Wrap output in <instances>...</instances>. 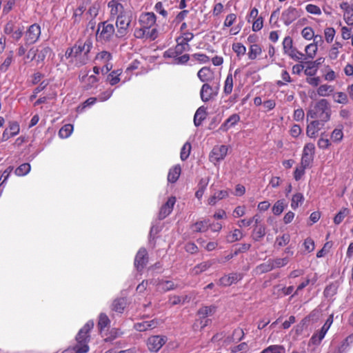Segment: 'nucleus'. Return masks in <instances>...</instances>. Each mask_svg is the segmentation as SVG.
<instances>
[{"instance_id":"31","label":"nucleus","mask_w":353,"mask_h":353,"mask_svg":"<svg viewBox=\"0 0 353 353\" xmlns=\"http://www.w3.org/2000/svg\"><path fill=\"white\" fill-rule=\"evenodd\" d=\"M212 264H213V263L210 261L202 262V263L198 264L197 265H196L192 269V273L194 274H199L202 273L203 272H205V270H207L208 268H210Z\"/></svg>"},{"instance_id":"18","label":"nucleus","mask_w":353,"mask_h":353,"mask_svg":"<svg viewBox=\"0 0 353 353\" xmlns=\"http://www.w3.org/2000/svg\"><path fill=\"white\" fill-rule=\"evenodd\" d=\"M148 261L147 251L145 248H141L134 259V266L137 270H142Z\"/></svg>"},{"instance_id":"5","label":"nucleus","mask_w":353,"mask_h":353,"mask_svg":"<svg viewBox=\"0 0 353 353\" xmlns=\"http://www.w3.org/2000/svg\"><path fill=\"white\" fill-rule=\"evenodd\" d=\"M116 37L114 26L108 21L99 23L97 32V39L101 43L111 41Z\"/></svg>"},{"instance_id":"64","label":"nucleus","mask_w":353,"mask_h":353,"mask_svg":"<svg viewBox=\"0 0 353 353\" xmlns=\"http://www.w3.org/2000/svg\"><path fill=\"white\" fill-rule=\"evenodd\" d=\"M343 19L347 25H353V8L349 9L347 12H344Z\"/></svg>"},{"instance_id":"2","label":"nucleus","mask_w":353,"mask_h":353,"mask_svg":"<svg viewBox=\"0 0 353 353\" xmlns=\"http://www.w3.org/2000/svg\"><path fill=\"white\" fill-rule=\"evenodd\" d=\"M156 15L153 12L141 13L139 17V27L135 28L134 36L137 39L154 40L158 36Z\"/></svg>"},{"instance_id":"27","label":"nucleus","mask_w":353,"mask_h":353,"mask_svg":"<svg viewBox=\"0 0 353 353\" xmlns=\"http://www.w3.org/2000/svg\"><path fill=\"white\" fill-rule=\"evenodd\" d=\"M123 334V332L118 328L111 329L108 333L103 334L102 336L104 337L105 342H112L118 337H120Z\"/></svg>"},{"instance_id":"49","label":"nucleus","mask_w":353,"mask_h":353,"mask_svg":"<svg viewBox=\"0 0 353 353\" xmlns=\"http://www.w3.org/2000/svg\"><path fill=\"white\" fill-rule=\"evenodd\" d=\"M209 228V223L207 221H199L192 225V230L194 232H205Z\"/></svg>"},{"instance_id":"47","label":"nucleus","mask_w":353,"mask_h":353,"mask_svg":"<svg viewBox=\"0 0 353 353\" xmlns=\"http://www.w3.org/2000/svg\"><path fill=\"white\" fill-rule=\"evenodd\" d=\"M232 48L238 57L243 56L246 52V48L242 43L239 42L234 43Z\"/></svg>"},{"instance_id":"58","label":"nucleus","mask_w":353,"mask_h":353,"mask_svg":"<svg viewBox=\"0 0 353 353\" xmlns=\"http://www.w3.org/2000/svg\"><path fill=\"white\" fill-rule=\"evenodd\" d=\"M13 59L12 52H10L9 55L7 57V58L4 60V61L0 65V70L2 72H5L8 70V68L10 67Z\"/></svg>"},{"instance_id":"15","label":"nucleus","mask_w":353,"mask_h":353,"mask_svg":"<svg viewBox=\"0 0 353 353\" xmlns=\"http://www.w3.org/2000/svg\"><path fill=\"white\" fill-rule=\"evenodd\" d=\"M89 71L83 70L81 72L80 80L84 84L87 89L94 87L98 82V78L94 74L89 75Z\"/></svg>"},{"instance_id":"38","label":"nucleus","mask_w":353,"mask_h":353,"mask_svg":"<svg viewBox=\"0 0 353 353\" xmlns=\"http://www.w3.org/2000/svg\"><path fill=\"white\" fill-rule=\"evenodd\" d=\"M30 165L28 163H25L20 165L18 168H17L14 172L16 175L19 176H22L28 174L30 172Z\"/></svg>"},{"instance_id":"40","label":"nucleus","mask_w":353,"mask_h":353,"mask_svg":"<svg viewBox=\"0 0 353 353\" xmlns=\"http://www.w3.org/2000/svg\"><path fill=\"white\" fill-rule=\"evenodd\" d=\"M215 311V307L212 306H203L198 311V315L200 318L205 319L208 316H211Z\"/></svg>"},{"instance_id":"21","label":"nucleus","mask_w":353,"mask_h":353,"mask_svg":"<svg viewBox=\"0 0 353 353\" xmlns=\"http://www.w3.org/2000/svg\"><path fill=\"white\" fill-rule=\"evenodd\" d=\"M158 321L157 320L144 321L140 323H137L134 325V327L137 331L145 332L146 330L154 328L157 326Z\"/></svg>"},{"instance_id":"41","label":"nucleus","mask_w":353,"mask_h":353,"mask_svg":"<svg viewBox=\"0 0 353 353\" xmlns=\"http://www.w3.org/2000/svg\"><path fill=\"white\" fill-rule=\"evenodd\" d=\"M261 353H285V348L283 345H273L264 349Z\"/></svg>"},{"instance_id":"11","label":"nucleus","mask_w":353,"mask_h":353,"mask_svg":"<svg viewBox=\"0 0 353 353\" xmlns=\"http://www.w3.org/2000/svg\"><path fill=\"white\" fill-rule=\"evenodd\" d=\"M299 16L300 14L299 10L296 8L290 6L282 12L281 20L285 26H289L299 17Z\"/></svg>"},{"instance_id":"57","label":"nucleus","mask_w":353,"mask_h":353,"mask_svg":"<svg viewBox=\"0 0 353 353\" xmlns=\"http://www.w3.org/2000/svg\"><path fill=\"white\" fill-rule=\"evenodd\" d=\"M96 59L105 63L112 59V55L109 52L102 51L97 54Z\"/></svg>"},{"instance_id":"46","label":"nucleus","mask_w":353,"mask_h":353,"mask_svg":"<svg viewBox=\"0 0 353 353\" xmlns=\"http://www.w3.org/2000/svg\"><path fill=\"white\" fill-rule=\"evenodd\" d=\"M316 43L315 41V43H310L305 47V51L308 58L313 59L315 57L318 49Z\"/></svg>"},{"instance_id":"62","label":"nucleus","mask_w":353,"mask_h":353,"mask_svg":"<svg viewBox=\"0 0 353 353\" xmlns=\"http://www.w3.org/2000/svg\"><path fill=\"white\" fill-rule=\"evenodd\" d=\"M265 234V228L263 225L256 227L254 230V239L255 241H259Z\"/></svg>"},{"instance_id":"26","label":"nucleus","mask_w":353,"mask_h":353,"mask_svg":"<svg viewBox=\"0 0 353 353\" xmlns=\"http://www.w3.org/2000/svg\"><path fill=\"white\" fill-rule=\"evenodd\" d=\"M240 121V117L237 114H232L221 125V130L226 131L230 127L234 126Z\"/></svg>"},{"instance_id":"33","label":"nucleus","mask_w":353,"mask_h":353,"mask_svg":"<svg viewBox=\"0 0 353 353\" xmlns=\"http://www.w3.org/2000/svg\"><path fill=\"white\" fill-rule=\"evenodd\" d=\"M209 183V179H201L199 185H198V190L195 193V196L197 199H200L202 198L205 190L208 185Z\"/></svg>"},{"instance_id":"52","label":"nucleus","mask_w":353,"mask_h":353,"mask_svg":"<svg viewBox=\"0 0 353 353\" xmlns=\"http://www.w3.org/2000/svg\"><path fill=\"white\" fill-rule=\"evenodd\" d=\"M121 72L119 70L112 71L108 77V80L112 85H114L119 82V76Z\"/></svg>"},{"instance_id":"51","label":"nucleus","mask_w":353,"mask_h":353,"mask_svg":"<svg viewBox=\"0 0 353 353\" xmlns=\"http://www.w3.org/2000/svg\"><path fill=\"white\" fill-rule=\"evenodd\" d=\"M286 54L288 55L291 59H294V61H299L305 59V55L294 48H293Z\"/></svg>"},{"instance_id":"25","label":"nucleus","mask_w":353,"mask_h":353,"mask_svg":"<svg viewBox=\"0 0 353 353\" xmlns=\"http://www.w3.org/2000/svg\"><path fill=\"white\" fill-rule=\"evenodd\" d=\"M110 320L105 313H101L99 316L97 326L99 332L103 334L105 329L110 326Z\"/></svg>"},{"instance_id":"55","label":"nucleus","mask_w":353,"mask_h":353,"mask_svg":"<svg viewBox=\"0 0 353 353\" xmlns=\"http://www.w3.org/2000/svg\"><path fill=\"white\" fill-rule=\"evenodd\" d=\"M343 137V132L342 131V129L336 128L332 132L330 139L333 142L338 143L342 140Z\"/></svg>"},{"instance_id":"7","label":"nucleus","mask_w":353,"mask_h":353,"mask_svg":"<svg viewBox=\"0 0 353 353\" xmlns=\"http://www.w3.org/2000/svg\"><path fill=\"white\" fill-rule=\"evenodd\" d=\"M41 35V27L37 23H34L28 27L24 32V41L26 45L36 43Z\"/></svg>"},{"instance_id":"29","label":"nucleus","mask_w":353,"mask_h":353,"mask_svg":"<svg viewBox=\"0 0 353 353\" xmlns=\"http://www.w3.org/2000/svg\"><path fill=\"white\" fill-rule=\"evenodd\" d=\"M181 174V167L179 165H176L170 169L168 174V181L170 183H175Z\"/></svg>"},{"instance_id":"16","label":"nucleus","mask_w":353,"mask_h":353,"mask_svg":"<svg viewBox=\"0 0 353 353\" xmlns=\"http://www.w3.org/2000/svg\"><path fill=\"white\" fill-rule=\"evenodd\" d=\"M20 127L17 122L12 121L9 123L8 128H7L3 134L2 141H5L10 139L12 137L17 135L19 133Z\"/></svg>"},{"instance_id":"48","label":"nucleus","mask_w":353,"mask_h":353,"mask_svg":"<svg viewBox=\"0 0 353 353\" xmlns=\"http://www.w3.org/2000/svg\"><path fill=\"white\" fill-rule=\"evenodd\" d=\"M285 206L286 205L285 204L284 200H279L274 204L272 207V212L275 215H279L283 212Z\"/></svg>"},{"instance_id":"20","label":"nucleus","mask_w":353,"mask_h":353,"mask_svg":"<svg viewBox=\"0 0 353 353\" xmlns=\"http://www.w3.org/2000/svg\"><path fill=\"white\" fill-rule=\"evenodd\" d=\"M324 122L319 120H315L310 122L307 127L306 134L308 137L314 138L316 136L318 132L323 125Z\"/></svg>"},{"instance_id":"30","label":"nucleus","mask_w":353,"mask_h":353,"mask_svg":"<svg viewBox=\"0 0 353 353\" xmlns=\"http://www.w3.org/2000/svg\"><path fill=\"white\" fill-rule=\"evenodd\" d=\"M302 37L307 39V40H311L313 37H314V41L318 43L317 39H319V41H321V37L316 35L314 36V30L310 27H305L302 30L301 32Z\"/></svg>"},{"instance_id":"12","label":"nucleus","mask_w":353,"mask_h":353,"mask_svg":"<svg viewBox=\"0 0 353 353\" xmlns=\"http://www.w3.org/2000/svg\"><path fill=\"white\" fill-rule=\"evenodd\" d=\"M150 283L156 285L157 290L162 292L174 290L177 287V285H175L172 281L153 279L151 280Z\"/></svg>"},{"instance_id":"37","label":"nucleus","mask_w":353,"mask_h":353,"mask_svg":"<svg viewBox=\"0 0 353 353\" xmlns=\"http://www.w3.org/2000/svg\"><path fill=\"white\" fill-rule=\"evenodd\" d=\"M327 332V331L326 330L321 327V329L319 332L313 334L310 339L311 342L314 345L319 344L321 341L323 340V339L325 337Z\"/></svg>"},{"instance_id":"45","label":"nucleus","mask_w":353,"mask_h":353,"mask_svg":"<svg viewBox=\"0 0 353 353\" xmlns=\"http://www.w3.org/2000/svg\"><path fill=\"white\" fill-rule=\"evenodd\" d=\"M342 44L339 42H335L329 51V57L334 60L336 59L339 54V49L342 48Z\"/></svg>"},{"instance_id":"24","label":"nucleus","mask_w":353,"mask_h":353,"mask_svg":"<svg viewBox=\"0 0 353 353\" xmlns=\"http://www.w3.org/2000/svg\"><path fill=\"white\" fill-rule=\"evenodd\" d=\"M213 72L208 67H203L201 69L199 70L197 73L198 78L202 82H207L211 81L213 79Z\"/></svg>"},{"instance_id":"36","label":"nucleus","mask_w":353,"mask_h":353,"mask_svg":"<svg viewBox=\"0 0 353 353\" xmlns=\"http://www.w3.org/2000/svg\"><path fill=\"white\" fill-rule=\"evenodd\" d=\"M126 305V301L124 299H115L112 303V310L121 313Z\"/></svg>"},{"instance_id":"1","label":"nucleus","mask_w":353,"mask_h":353,"mask_svg":"<svg viewBox=\"0 0 353 353\" xmlns=\"http://www.w3.org/2000/svg\"><path fill=\"white\" fill-rule=\"evenodd\" d=\"M92 48V42L90 39L85 41H79L72 48H68L65 53V57L70 59L77 67H81L88 63L89 54Z\"/></svg>"},{"instance_id":"10","label":"nucleus","mask_w":353,"mask_h":353,"mask_svg":"<svg viewBox=\"0 0 353 353\" xmlns=\"http://www.w3.org/2000/svg\"><path fill=\"white\" fill-rule=\"evenodd\" d=\"M228 148L226 145H215L210 154V161L216 163L223 160L227 155Z\"/></svg>"},{"instance_id":"22","label":"nucleus","mask_w":353,"mask_h":353,"mask_svg":"<svg viewBox=\"0 0 353 353\" xmlns=\"http://www.w3.org/2000/svg\"><path fill=\"white\" fill-rule=\"evenodd\" d=\"M228 196L229 192L226 190L216 191L208 199V203L214 205L219 201L227 198Z\"/></svg>"},{"instance_id":"17","label":"nucleus","mask_w":353,"mask_h":353,"mask_svg":"<svg viewBox=\"0 0 353 353\" xmlns=\"http://www.w3.org/2000/svg\"><path fill=\"white\" fill-rule=\"evenodd\" d=\"M176 203V198L170 196L167 202L163 205L159 213V219H163L168 216L172 211L173 207Z\"/></svg>"},{"instance_id":"43","label":"nucleus","mask_w":353,"mask_h":353,"mask_svg":"<svg viewBox=\"0 0 353 353\" xmlns=\"http://www.w3.org/2000/svg\"><path fill=\"white\" fill-rule=\"evenodd\" d=\"M243 237L242 232L239 229H235L227 236V241L230 243H233L240 240Z\"/></svg>"},{"instance_id":"9","label":"nucleus","mask_w":353,"mask_h":353,"mask_svg":"<svg viewBox=\"0 0 353 353\" xmlns=\"http://www.w3.org/2000/svg\"><path fill=\"white\" fill-rule=\"evenodd\" d=\"M4 32L16 41H19L23 34V28L16 26L12 21L8 22L4 27Z\"/></svg>"},{"instance_id":"34","label":"nucleus","mask_w":353,"mask_h":353,"mask_svg":"<svg viewBox=\"0 0 353 353\" xmlns=\"http://www.w3.org/2000/svg\"><path fill=\"white\" fill-rule=\"evenodd\" d=\"M262 53V49L260 46L257 44H252L249 48L248 53V57L251 60H254L257 58Z\"/></svg>"},{"instance_id":"44","label":"nucleus","mask_w":353,"mask_h":353,"mask_svg":"<svg viewBox=\"0 0 353 353\" xmlns=\"http://www.w3.org/2000/svg\"><path fill=\"white\" fill-rule=\"evenodd\" d=\"M73 131V125L71 124H66L63 125L59 132V136L61 138L65 139L70 136Z\"/></svg>"},{"instance_id":"8","label":"nucleus","mask_w":353,"mask_h":353,"mask_svg":"<svg viewBox=\"0 0 353 353\" xmlns=\"http://www.w3.org/2000/svg\"><path fill=\"white\" fill-rule=\"evenodd\" d=\"M167 337L165 336L155 335L149 337L147 340V347L150 352H157L166 343Z\"/></svg>"},{"instance_id":"63","label":"nucleus","mask_w":353,"mask_h":353,"mask_svg":"<svg viewBox=\"0 0 353 353\" xmlns=\"http://www.w3.org/2000/svg\"><path fill=\"white\" fill-rule=\"evenodd\" d=\"M305 10L310 14H314V15H321V8L314 4H308L305 6Z\"/></svg>"},{"instance_id":"60","label":"nucleus","mask_w":353,"mask_h":353,"mask_svg":"<svg viewBox=\"0 0 353 353\" xmlns=\"http://www.w3.org/2000/svg\"><path fill=\"white\" fill-rule=\"evenodd\" d=\"M274 268H279L286 265L289 262V259L288 257L284 258H277L271 261Z\"/></svg>"},{"instance_id":"56","label":"nucleus","mask_w":353,"mask_h":353,"mask_svg":"<svg viewBox=\"0 0 353 353\" xmlns=\"http://www.w3.org/2000/svg\"><path fill=\"white\" fill-rule=\"evenodd\" d=\"M191 145L190 143L186 142L182 147L181 150L180 157L182 161L186 160L190 153Z\"/></svg>"},{"instance_id":"6","label":"nucleus","mask_w":353,"mask_h":353,"mask_svg":"<svg viewBox=\"0 0 353 353\" xmlns=\"http://www.w3.org/2000/svg\"><path fill=\"white\" fill-rule=\"evenodd\" d=\"M131 23V19L126 14L119 16L116 20V37L121 38L125 37L128 32Z\"/></svg>"},{"instance_id":"23","label":"nucleus","mask_w":353,"mask_h":353,"mask_svg":"<svg viewBox=\"0 0 353 353\" xmlns=\"http://www.w3.org/2000/svg\"><path fill=\"white\" fill-rule=\"evenodd\" d=\"M213 90L211 85L204 83L200 91L201 99L203 102L209 101L213 97Z\"/></svg>"},{"instance_id":"19","label":"nucleus","mask_w":353,"mask_h":353,"mask_svg":"<svg viewBox=\"0 0 353 353\" xmlns=\"http://www.w3.org/2000/svg\"><path fill=\"white\" fill-rule=\"evenodd\" d=\"M242 279V275L238 273H231L228 275H225L219 279V283L223 286H229L233 283H236Z\"/></svg>"},{"instance_id":"54","label":"nucleus","mask_w":353,"mask_h":353,"mask_svg":"<svg viewBox=\"0 0 353 353\" xmlns=\"http://www.w3.org/2000/svg\"><path fill=\"white\" fill-rule=\"evenodd\" d=\"M283 49L284 54H288L294 47L293 41L290 37H285L283 41Z\"/></svg>"},{"instance_id":"13","label":"nucleus","mask_w":353,"mask_h":353,"mask_svg":"<svg viewBox=\"0 0 353 353\" xmlns=\"http://www.w3.org/2000/svg\"><path fill=\"white\" fill-rule=\"evenodd\" d=\"M177 44L175 46L174 49H170L165 52V56L168 57H175L181 54H182L185 51H189L190 49V46L188 43H185L183 42H179V39H176Z\"/></svg>"},{"instance_id":"28","label":"nucleus","mask_w":353,"mask_h":353,"mask_svg":"<svg viewBox=\"0 0 353 353\" xmlns=\"http://www.w3.org/2000/svg\"><path fill=\"white\" fill-rule=\"evenodd\" d=\"M206 112L205 108L201 106L197 109L194 117V123L195 126L201 125L202 121L205 119Z\"/></svg>"},{"instance_id":"35","label":"nucleus","mask_w":353,"mask_h":353,"mask_svg":"<svg viewBox=\"0 0 353 353\" xmlns=\"http://www.w3.org/2000/svg\"><path fill=\"white\" fill-rule=\"evenodd\" d=\"M233 77L231 73H229L225 80L223 93L228 95L232 93L233 89Z\"/></svg>"},{"instance_id":"3","label":"nucleus","mask_w":353,"mask_h":353,"mask_svg":"<svg viewBox=\"0 0 353 353\" xmlns=\"http://www.w3.org/2000/svg\"><path fill=\"white\" fill-rule=\"evenodd\" d=\"M94 327V321H88L84 326L79 331L76 341L77 344L72 348L65 350L63 353H87L89 351L88 345L90 341V331Z\"/></svg>"},{"instance_id":"14","label":"nucleus","mask_w":353,"mask_h":353,"mask_svg":"<svg viewBox=\"0 0 353 353\" xmlns=\"http://www.w3.org/2000/svg\"><path fill=\"white\" fill-rule=\"evenodd\" d=\"M108 7L110 9V13L112 17H118L121 15L126 14L123 6L117 0H111L108 3Z\"/></svg>"},{"instance_id":"53","label":"nucleus","mask_w":353,"mask_h":353,"mask_svg":"<svg viewBox=\"0 0 353 353\" xmlns=\"http://www.w3.org/2000/svg\"><path fill=\"white\" fill-rule=\"evenodd\" d=\"M333 99L336 103L345 104L347 103V96L345 93L338 92L333 94Z\"/></svg>"},{"instance_id":"32","label":"nucleus","mask_w":353,"mask_h":353,"mask_svg":"<svg viewBox=\"0 0 353 353\" xmlns=\"http://www.w3.org/2000/svg\"><path fill=\"white\" fill-rule=\"evenodd\" d=\"M350 213V210L347 208H343L334 217V223L336 225H339L344 219Z\"/></svg>"},{"instance_id":"39","label":"nucleus","mask_w":353,"mask_h":353,"mask_svg":"<svg viewBox=\"0 0 353 353\" xmlns=\"http://www.w3.org/2000/svg\"><path fill=\"white\" fill-rule=\"evenodd\" d=\"M304 201V197L303 194L301 193H296L294 195H293L291 201V208L293 210H296L299 208V205H301Z\"/></svg>"},{"instance_id":"50","label":"nucleus","mask_w":353,"mask_h":353,"mask_svg":"<svg viewBox=\"0 0 353 353\" xmlns=\"http://www.w3.org/2000/svg\"><path fill=\"white\" fill-rule=\"evenodd\" d=\"M37 62L43 61L46 56L50 52L51 50L49 47H43L41 50L37 49Z\"/></svg>"},{"instance_id":"4","label":"nucleus","mask_w":353,"mask_h":353,"mask_svg":"<svg viewBox=\"0 0 353 353\" xmlns=\"http://www.w3.org/2000/svg\"><path fill=\"white\" fill-rule=\"evenodd\" d=\"M330 105L328 101L324 99L317 101L314 108L310 109L307 114V117L319 119L324 123L330 120Z\"/></svg>"},{"instance_id":"59","label":"nucleus","mask_w":353,"mask_h":353,"mask_svg":"<svg viewBox=\"0 0 353 353\" xmlns=\"http://www.w3.org/2000/svg\"><path fill=\"white\" fill-rule=\"evenodd\" d=\"M335 33V30L333 28H326L324 30L325 41L329 43H332L334 38Z\"/></svg>"},{"instance_id":"61","label":"nucleus","mask_w":353,"mask_h":353,"mask_svg":"<svg viewBox=\"0 0 353 353\" xmlns=\"http://www.w3.org/2000/svg\"><path fill=\"white\" fill-rule=\"evenodd\" d=\"M290 236L288 234H284L281 236H277L276 239V244L280 247H283L288 244Z\"/></svg>"},{"instance_id":"42","label":"nucleus","mask_w":353,"mask_h":353,"mask_svg":"<svg viewBox=\"0 0 353 353\" xmlns=\"http://www.w3.org/2000/svg\"><path fill=\"white\" fill-rule=\"evenodd\" d=\"M334 91V88L332 85L323 84L319 87L317 93L319 96L326 97L330 95Z\"/></svg>"}]
</instances>
